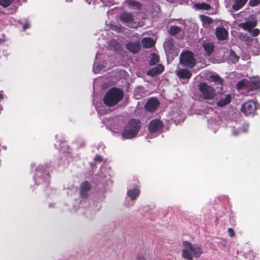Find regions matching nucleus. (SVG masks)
I'll list each match as a JSON object with an SVG mask.
<instances>
[{"label":"nucleus","mask_w":260,"mask_h":260,"mask_svg":"<svg viewBox=\"0 0 260 260\" xmlns=\"http://www.w3.org/2000/svg\"><path fill=\"white\" fill-rule=\"evenodd\" d=\"M248 0H234L232 5V9L235 11H237L242 8L247 3Z\"/></svg>","instance_id":"19"},{"label":"nucleus","mask_w":260,"mask_h":260,"mask_svg":"<svg viewBox=\"0 0 260 260\" xmlns=\"http://www.w3.org/2000/svg\"><path fill=\"white\" fill-rule=\"evenodd\" d=\"M14 0H0V5L2 6L4 8L9 7Z\"/></svg>","instance_id":"31"},{"label":"nucleus","mask_w":260,"mask_h":260,"mask_svg":"<svg viewBox=\"0 0 260 260\" xmlns=\"http://www.w3.org/2000/svg\"><path fill=\"white\" fill-rule=\"evenodd\" d=\"M124 93L122 89L117 87H112L106 93L103 98V102L108 107H113L121 101Z\"/></svg>","instance_id":"1"},{"label":"nucleus","mask_w":260,"mask_h":260,"mask_svg":"<svg viewBox=\"0 0 260 260\" xmlns=\"http://www.w3.org/2000/svg\"><path fill=\"white\" fill-rule=\"evenodd\" d=\"M3 95L0 93V99H3Z\"/></svg>","instance_id":"40"},{"label":"nucleus","mask_w":260,"mask_h":260,"mask_svg":"<svg viewBox=\"0 0 260 260\" xmlns=\"http://www.w3.org/2000/svg\"><path fill=\"white\" fill-rule=\"evenodd\" d=\"M229 235L231 237H234L235 235L234 230L232 228H229L228 230Z\"/></svg>","instance_id":"36"},{"label":"nucleus","mask_w":260,"mask_h":260,"mask_svg":"<svg viewBox=\"0 0 260 260\" xmlns=\"http://www.w3.org/2000/svg\"><path fill=\"white\" fill-rule=\"evenodd\" d=\"M164 125L163 122L158 119L151 120L148 125V130L150 133H154L160 131Z\"/></svg>","instance_id":"8"},{"label":"nucleus","mask_w":260,"mask_h":260,"mask_svg":"<svg viewBox=\"0 0 260 260\" xmlns=\"http://www.w3.org/2000/svg\"><path fill=\"white\" fill-rule=\"evenodd\" d=\"M194 7L200 10H209L211 9V7L209 4L205 3H196L194 4Z\"/></svg>","instance_id":"25"},{"label":"nucleus","mask_w":260,"mask_h":260,"mask_svg":"<svg viewBox=\"0 0 260 260\" xmlns=\"http://www.w3.org/2000/svg\"><path fill=\"white\" fill-rule=\"evenodd\" d=\"M208 80L213 82H214L217 85H220V86L219 87V88L221 90L222 89L223 80L220 77L219 75L215 74L210 75L208 77Z\"/></svg>","instance_id":"18"},{"label":"nucleus","mask_w":260,"mask_h":260,"mask_svg":"<svg viewBox=\"0 0 260 260\" xmlns=\"http://www.w3.org/2000/svg\"><path fill=\"white\" fill-rule=\"evenodd\" d=\"M259 108L256 102L249 100L244 103L241 107V112L245 116L254 115L255 111Z\"/></svg>","instance_id":"6"},{"label":"nucleus","mask_w":260,"mask_h":260,"mask_svg":"<svg viewBox=\"0 0 260 260\" xmlns=\"http://www.w3.org/2000/svg\"><path fill=\"white\" fill-rule=\"evenodd\" d=\"M137 259L138 260H145V259L143 256H141L140 255L138 256Z\"/></svg>","instance_id":"39"},{"label":"nucleus","mask_w":260,"mask_h":260,"mask_svg":"<svg viewBox=\"0 0 260 260\" xmlns=\"http://www.w3.org/2000/svg\"><path fill=\"white\" fill-rule=\"evenodd\" d=\"M181 31V28L178 26H171L170 30L169 33L171 36H175L178 34H179Z\"/></svg>","instance_id":"28"},{"label":"nucleus","mask_w":260,"mask_h":260,"mask_svg":"<svg viewBox=\"0 0 260 260\" xmlns=\"http://www.w3.org/2000/svg\"><path fill=\"white\" fill-rule=\"evenodd\" d=\"M200 19L204 26H209L212 23V19L209 16L201 15H200Z\"/></svg>","instance_id":"24"},{"label":"nucleus","mask_w":260,"mask_h":260,"mask_svg":"<svg viewBox=\"0 0 260 260\" xmlns=\"http://www.w3.org/2000/svg\"><path fill=\"white\" fill-rule=\"evenodd\" d=\"M183 245L185 248L182 250V256L186 260H193L191 253L197 258L200 257L203 253L201 246L198 244H192L186 241L183 242Z\"/></svg>","instance_id":"2"},{"label":"nucleus","mask_w":260,"mask_h":260,"mask_svg":"<svg viewBox=\"0 0 260 260\" xmlns=\"http://www.w3.org/2000/svg\"><path fill=\"white\" fill-rule=\"evenodd\" d=\"M160 105V102L156 98H151L145 105V109L150 112H154Z\"/></svg>","instance_id":"7"},{"label":"nucleus","mask_w":260,"mask_h":260,"mask_svg":"<svg viewBox=\"0 0 260 260\" xmlns=\"http://www.w3.org/2000/svg\"><path fill=\"white\" fill-rule=\"evenodd\" d=\"M248 82L249 81H248L246 79H243V80H240V81H239L237 83V89L239 90V89H242L244 88L249 87H248V85H249Z\"/></svg>","instance_id":"27"},{"label":"nucleus","mask_w":260,"mask_h":260,"mask_svg":"<svg viewBox=\"0 0 260 260\" xmlns=\"http://www.w3.org/2000/svg\"><path fill=\"white\" fill-rule=\"evenodd\" d=\"M110 46L112 47L115 51H119L121 50L120 44L115 40H112L110 41Z\"/></svg>","instance_id":"26"},{"label":"nucleus","mask_w":260,"mask_h":260,"mask_svg":"<svg viewBox=\"0 0 260 260\" xmlns=\"http://www.w3.org/2000/svg\"><path fill=\"white\" fill-rule=\"evenodd\" d=\"M176 75L179 79H186L188 81L191 77L192 74L191 71L188 69H181L177 71Z\"/></svg>","instance_id":"13"},{"label":"nucleus","mask_w":260,"mask_h":260,"mask_svg":"<svg viewBox=\"0 0 260 260\" xmlns=\"http://www.w3.org/2000/svg\"><path fill=\"white\" fill-rule=\"evenodd\" d=\"M180 63L184 67L193 68L196 64L193 53L188 50L182 52L180 56Z\"/></svg>","instance_id":"5"},{"label":"nucleus","mask_w":260,"mask_h":260,"mask_svg":"<svg viewBox=\"0 0 260 260\" xmlns=\"http://www.w3.org/2000/svg\"><path fill=\"white\" fill-rule=\"evenodd\" d=\"M94 160L96 162H101L102 160V158L100 155H96L94 157Z\"/></svg>","instance_id":"37"},{"label":"nucleus","mask_w":260,"mask_h":260,"mask_svg":"<svg viewBox=\"0 0 260 260\" xmlns=\"http://www.w3.org/2000/svg\"><path fill=\"white\" fill-rule=\"evenodd\" d=\"M260 4V0H250L249 4L251 7H255Z\"/></svg>","instance_id":"35"},{"label":"nucleus","mask_w":260,"mask_h":260,"mask_svg":"<svg viewBox=\"0 0 260 260\" xmlns=\"http://www.w3.org/2000/svg\"><path fill=\"white\" fill-rule=\"evenodd\" d=\"M120 20L127 26L132 27V23L134 21V17L131 13L124 12L120 15Z\"/></svg>","instance_id":"11"},{"label":"nucleus","mask_w":260,"mask_h":260,"mask_svg":"<svg viewBox=\"0 0 260 260\" xmlns=\"http://www.w3.org/2000/svg\"><path fill=\"white\" fill-rule=\"evenodd\" d=\"M142 44L144 48H150L153 46L154 43L153 40L150 38H144L142 40Z\"/></svg>","instance_id":"21"},{"label":"nucleus","mask_w":260,"mask_h":260,"mask_svg":"<svg viewBox=\"0 0 260 260\" xmlns=\"http://www.w3.org/2000/svg\"><path fill=\"white\" fill-rule=\"evenodd\" d=\"M230 59L233 63L238 61L239 59V57L238 56L235 52L231 50L230 52V54L229 56Z\"/></svg>","instance_id":"29"},{"label":"nucleus","mask_w":260,"mask_h":260,"mask_svg":"<svg viewBox=\"0 0 260 260\" xmlns=\"http://www.w3.org/2000/svg\"><path fill=\"white\" fill-rule=\"evenodd\" d=\"M204 50L207 55H210L214 51V46L211 43H206L203 45Z\"/></svg>","instance_id":"23"},{"label":"nucleus","mask_w":260,"mask_h":260,"mask_svg":"<svg viewBox=\"0 0 260 260\" xmlns=\"http://www.w3.org/2000/svg\"><path fill=\"white\" fill-rule=\"evenodd\" d=\"M199 96L205 100H212L214 99L216 93L213 86L209 85L206 82H202L198 85Z\"/></svg>","instance_id":"4"},{"label":"nucleus","mask_w":260,"mask_h":260,"mask_svg":"<svg viewBox=\"0 0 260 260\" xmlns=\"http://www.w3.org/2000/svg\"><path fill=\"white\" fill-rule=\"evenodd\" d=\"M249 32L252 36L255 37L259 34L260 30L258 28H254L253 29H252Z\"/></svg>","instance_id":"34"},{"label":"nucleus","mask_w":260,"mask_h":260,"mask_svg":"<svg viewBox=\"0 0 260 260\" xmlns=\"http://www.w3.org/2000/svg\"><path fill=\"white\" fill-rule=\"evenodd\" d=\"M165 51L169 53H173L175 49L174 43V40L172 38L168 39L164 43Z\"/></svg>","instance_id":"17"},{"label":"nucleus","mask_w":260,"mask_h":260,"mask_svg":"<svg viewBox=\"0 0 260 260\" xmlns=\"http://www.w3.org/2000/svg\"><path fill=\"white\" fill-rule=\"evenodd\" d=\"M215 35L218 40L223 41L227 38L228 31L223 27H217Z\"/></svg>","instance_id":"14"},{"label":"nucleus","mask_w":260,"mask_h":260,"mask_svg":"<svg viewBox=\"0 0 260 260\" xmlns=\"http://www.w3.org/2000/svg\"><path fill=\"white\" fill-rule=\"evenodd\" d=\"M231 102V96L230 94L226 95L223 99L221 98L216 103L218 107H223L224 106L228 105Z\"/></svg>","instance_id":"20"},{"label":"nucleus","mask_w":260,"mask_h":260,"mask_svg":"<svg viewBox=\"0 0 260 260\" xmlns=\"http://www.w3.org/2000/svg\"><path fill=\"white\" fill-rule=\"evenodd\" d=\"M248 87L252 90L260 89V78L259 77H252L248 82Z\"/></svg>","instance_id":"16"},{"label":"nucleus","mask_w":260,"mask_h":260,"mask_svg":"<svg viewBox=\"0 0 260 260\" xmlns=\"http://www.w3.org/2000/svg\"><path fill=\"white\" fill-rule=\"evenodd\" d=\"M257 21L255 19L241 23L239 24V27L242 28L244 30L250 32L251 30L257 25Z\"/></svg>","instance_id":"12"},{"label":"nucleus","mask_w":260,"mask_h":260,"mask_svg":"<svg viewBox=\"0 0 260 260\" xmlns=\"http://www.w3.org/2000/svg\"><path fill=\"white\" fill-rule=\"evenodd\" d=\"M127 49L133 54L139 52L141 48V45L139 41L130 42L126 44Z\"/></svg>","instance_id":"10"},{"label":"nucleus","mask_w":260,"mask_h":260,"mask_svg":"<svg viewBox=\"0 0 260 260\" xmlns=\"http://www.w3.org/2000/svg\"><path fill=\"white\" fill-rule=\"evenodd\" d=\"M24 30H25L29 27V24L28 22H25L23 26Z\"/></svg>","instance_id":"38"},{"label":"nucleus","mask_w":260,"mask_h":260,"mask_svg":"<svg viewBox=\"0 0 260 260\" xmlns=\"http://www.w3.org/2000/svg\"><path fill=\"white\" fill-rule=\"evenodd\" d=\"M129 5L133 7H136L138 9H140L141 7V4L140 3L134 0H131L129 1Z\"/></svg>","instance_id":"32"},{"label":"nucleus","mask_w":260,"mask_h":260,"mask_svg":"<svg viewBox=\"0 0 260 260\" xmlns=\"http://www.w3.org/2000/svg\"><path fill=\"white\" fill-rule=\"evenodd\" d=\"M91 188V184L88 181H85L82 182L80 187V195L81 197L83 199H87Z\"/></svg>","instance_id":"9"},{"label":"nucleus","mask_w":260,"mask_h":260,"mask_svg":"<svg viewBox=\"0 0 260 260\" xmlns=\"http://www.w3.org/2000/svg\"><path fill=\"white\" fill-rule=\"evenodd\" d=\"M159 57L155 53H153L152 54V57L150 60L149 63L151 65L156 64L159 62Z\"/></svg>","instance_id":"30"},{"label":"nucleus","mask_w":260,"mask_h":260,"mask_svg":"<svg viewBox=\"0 0 260 260\" xmlns=\"http://www.w3.org/2000/svg\"><path fill=\"white\" fill-rule=\"evenodd\" d=\"M164 67L159 64L156 67L151 69L147 72L146 74L148 76L154 77L155 76L160 74L164 71Z\"/></svg>","instance_id":"15"},{"label":"nucleus","mask_w":260,"mask_h":260,"mask_svg":"<svg viewBox=\"0 0 260 260\" xmlns=\"http://www.w3.org/2000/svg\"><path fill=\"white\" fill-rule=\"evenodd\" d=\"M140 193V189L138 187H135L133 189H129L127 194L132 200L137 199Z\"/></svg>","instance_id":"22"},{"label":"nucleus","mask_w":260,"mask_h":260,"mask_svg":"<svg viewBox=\"0 0 260 260\" xmlns=\"http://www.w3.org/2000/svg\"><path fill=\"white\" fill-rule=\"evenodd\" d=\"M111 28H112V30L116 31L118 32H123V30H124V27L121 26V25H120V26L113 25L112 26Z\"/></svg>","instance_id":"33"},{"label":"nucleus","mask_w":260,"mask_h":260,"mask_svg":"<svg viewBox=\"0 0 260 260\" xmlns=\"http://www.w3.org/2000/svg\"><path fill=\"white\" fill-rule=\"evenodd\" d=\"M234 134H235V135H238V133H237V132H236V133H234Z\"/></svg>","instance_id":"41"},{"label":"nucleus","mask_w":260,"mask_h":260,"mask_svg":"<svg viewBox=\"0 0 260 260\" xmlns=\"http://www.w3.org/2000/svg\"><path fill=\"white\" fill-rule=\"evenodd\" d=\"M141 127V123L139 120L132 119L128 121L124 127L122 133V136L124 139H129L135 137Z\"/></svg>","instance_id":"3"}]
</instances>
